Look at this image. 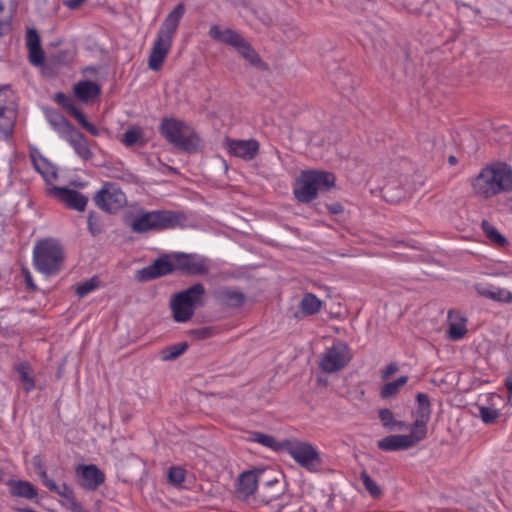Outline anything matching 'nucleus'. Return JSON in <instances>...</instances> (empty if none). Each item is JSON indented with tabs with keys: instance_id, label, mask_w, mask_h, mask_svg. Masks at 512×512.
<instances>
[{
	"instance_id": "nucleus-1",
	"label": "nucleus",
	"mask_w": 512,
	"mask_h": 512,
	"mask_svg": "<svg viewBox=\"0 0 512 512\" xmlns=\"http://www.w3.org/2000/svg\"><path fill=\"white\" fill-rule=\"evenodd\" d=\"M418 408L414 413V421L410 425L409 434H392L377 442L379 449L387 452L408 450L415 447L427 436V424L430 420V401L426 394L417 395Z\"/></svg>"
},
{
	"instance_id": "nucleus-2",
	"label": "nucleus",
	"mask_w": 512,
	"mask_h": 512,
	"mask_svg": "<svg viewBox=\"0 0 512 512\" xmlns=\"http://www.w3.org/2000/svg\"><path fill=\"white\" fill-rule=\"evenodd\" d=\"M473 195L488 200L512 191V169L506 164H494L483 168L471 181Z\"/></svg>"
},
{
	"instance_id": "nucleus-3",
	"label": "nucleus",
	"mask_w": 512,
	"mask_h": 512,
	"mask_svg": "<svg viewBox=\"0 0 512 512\" xmlns=\"http://www.w3.org/2000/svg\"><path fill=\"white\" fill-rule=\"evenodd\" d=\"M185 13V5L179 3L164 19L148 59V67L159 71L168 55L174 34Z\"/></svg>"
},
{
	"instance_id": "nucleus-4",
	"label": "nucleus",
	"mask_w": 512,
	"mask_h": 512,
	"mask_svg": "<svg viewBox=\"0 0 512 512\" xmlns=\"http://www.w3.org/2000/svg\"><path fill=\"white\" fill-rule=\"evenodd\" d=\"M334 174L326 171H303L296 179L294 187L295 198L302 203L315 199L318 192L327 191L335 185Z\"/></svg>"
},
{
	"instance_id": "nucleus-5",
	"label": "nucleus",
	"mask_w": 512,
	"mask_h": 512,
	"mask_svg": "<svg viewBox=\"0 0 512 512\" xmlns=\"http://www.w3.org/2000/svg\"><path fill=\"white\" fill-rule=\"evenodd\" d=\"M205 288L201 283L174 294L170 300L173 319L176 322H188L194 315L196 308L204 304Z\"/></svg>"
},
{
	"instance_id": "nucleus-6",
	"label": "nucleus",
	"mask_w": 512,
	"mask_h": 512,
	"mask_svg": "<svg viewBox=\"0 0 512 512\" xmlns=\"http://www.w3.org/2000/svg\"><path fill=\"white\" fill-rule=\"evenodd\" d=\"M209 36L215 41L234 48L251 66L259 70L267 69V65L262 61L258 53L238 32L229 28L222 29L218 25H213L209 30Z\"/></svg>"
},
{
	"instance_id": "nucleus-7",
	"label": "nucleus",
	"mask_w": 512,
	"mask_h": 512,
	"mask_svg": "<svg viewBox=\"0 0 512 512\" xmlns=\"http://www.w3.org/2000/svg\"><path fill=\"white\" fill-rule=\"evenodd\" d=\"M161 134L176 148L192 153L200 146V139L195 131L182 120L164 119L160 125Z\"/></svg>"
},
{
	"instance_id": "nucleus-8",
	"label": "nucleus",
	"mask_w": 512,
	"mask_h": 512,
	"mask_svg": "<svg viewBox=\"0 0 512 512\" xmlns=\"http://www.w3.org/2000/svg\"><path fill=\"white\" fill-rule=\"evenodd\" d=\"M63 262L61 246L53 239H44L36 243L33 250V263L37 271L51 275L57 273Z\"/></svg>"
},
{
	"instance_id": "nucleus-9",
	"label": "nucleus",
	"mask_w": 512,
	"mask_h": 512,
	"mask_svg": "<svg viewBox=\"0 0 512 512\" xmlns=\"http://www.w3.org/2000/svg\"><path fill=\"white\" fill-rule=\"evenodd\" d=\"M179 221V216L171 211L143 212L134 218L131 227L137 233H145L174 227Z\"/></svg>"
},
{
	"instance_id": "nucleus-10",
	"label": "nucleus",
	"mask_w": 512,
	"mask_h": 512,
	"mask_svg": "<svg viewBox=\"0 0 512 512\" xmlns=\"http://www.w3.org/2000/svg\"><path fill=\"white\" fill-rule=\"evenodd\" d=\"M352 358L349 346L342 342H336L326 349L319 360V367L325 373H336L344 369Z\"/></svg>"
},
{
	"instance_id": "nucleus-11",
	"label": "nucleus",
	"mask_w": 512,
	"mask_h": 512,
	"mask_svg": "<svg viewBox=\"0 0 512 512\" xmlns=\"http://www.w3.org/2000/svg\"><path fill=\"white\" fill-rule=\"evenodd\" d=\"M289 455L302 467L315 471L321 464L317 450L308 442L287 441L284 444Z\"/></svg>"
},
{
	"instance_id": "nucleus-12",
	"label": "nucleus",
	"mask_w": 512,
	"mask_h": 512,
	"mask_svg": "<svg viewBox=\"0 0 512 512\" xmlns=\"http://www.w3.org/2000/svg\"><path fill=\"white\" fill-rule=\"evenodd\" d=\"M96 205L109 213H115L126 205L125 193L115 183H105L94 197Z\"/></svg>"
},
{
	"instance_id": "nucleus-13",
	"label": "nucleus",
	"mask_w": 512,
	"mask_h": 512,
	"mask_svg": "<svg viewBox=\"0 0 512 512\" xmlns=\"http://www.w3.org/2000/svg\"><path fill=\"white\" fill-rule=\"evenodd\" d=\"M174 270H176L175 256L173 255L172 258L163 256L155 260L150 266L137 271L135 277L138 281L145 282L167 275Z\"/></svg>"
},
{
	"instance_id": "nucleus-14",
	"label": "nucleus",
	"mask_w": 512,
	"mask_h": 512,
	"mask_svg": "<svg viewBox=\"0 0 512 512\" xmlns=\"http://www.w3.org/2000/svg\"><path fill=\"white\" fill-rule=\"evenodd\" d=\"M176 270L193 275H204L209 272V264L206 258L197 255L175 254Z\"/></svg>"
},
{
	"instance_id": "nucleus-15",
	"label": "nucleus",
	"mask_w": 512,
	"mask_h": 512,
	"mask_svg": "<svg viewBox=\"0 0 512 512\" xmlns=\"http://www.w3.org/2000/svg\"><path fill=\"white\" fill-rule=\"evenodd\" d=\"M224 145L231 155L247 161L254 159L259 152V143L254 139L234 140L227 138Z\"/></svg>"
},
{
	"instance_id": "nucleus-16",
	"label": "nucleus",
	"mask_w": 512,
	"mask_h": 512,
	"mask_svg": "<svg viewBox=\"0 0 512 512\" xmlns=\"http://www.w3.org/2000/svg\"><path fill=\"white\" fill-rule=\"evenodd\" d=\"M49 193L63 202L67 207L78 211H84L88 202V198L73 189L53 186L49 189Z\"/></svg>"
},
{
	"instance_id": "nucleus-17",
	"label": "nucleus",
	"mask_w": 512,
	"mask_h": 512,
	"mask_svg": "<svg viewBox=\"0 0 512 512\" xmlns=\"http://www.w3.org/2000/svg\"><path fill=\"white\" fill-rule=\"evenodd\" d=\"M76 474L79 484L88 490L97 489L105 480L104 473L93 464L79 465Z\"/></svg>"
},
{
	"instance_id": "nucleus-18",
	"label": "nucleus",
	"mask_w": 512,
	"mask_h": 512,
	"mask_svg": "<svg viewBox=\"0 0 512 512\" xmlns=\"http://www.w3.org/2000/svg\"><path fill=\"white\" fill-rule=\"evenodd\" d=\"M214 297L219 304L228 308H239L246 300V296L241 290L227 286L216 289Z\"/></svg>"
},
{
	"instance_id": "nucleus-19",
	"label": "nucleus",
	"mask_w": 512,
	"mask_h": 512,
	"mask_svg": "<svg viewBox=\"0 0 512 512\" xmlns=\"http://www.w3.org/2000/svg\"><path fill=\"white\" fill-rule=\"evenodd\" d=\"M258 485V474L255 471L242 472L236 483V496L246 501L254 495Z\"/></svg>"
},
{
	"instance_id": "nucleus-20",
	"label": "nucleus",
	"mask_w": 512,
	"mask_h": 512,
	"mask_svg": "<svg viewBox=\"0 0 512 512\" xmlns=\"http://www.w3.org/2000/svg\"><path fill=\"white\" fill-rule=\"evenodd\" d=\"M284 493V487L279 481L268 482L264 486L261 487L258 492L256 499L258 502L266 505L272 506L273 508L279 507L280 505L277 501L281 498Z\"/></svg>"
},
{
	"instance_id": "nucleus-21",
	"label": "nucleus",
	"mask_w": 512,
	"mask_h": 512,
	"mask_svg": "<svg viewBox=\"0 0 512 512\" xmlns=\"http://www.w3.org/2000/svg\"><path fill=\"white\" fill-rule=\"evenodd\" d=\"M30 156L35 169L48 184L52 183L57 177L55 167L37 149H32Z\"/></svg>"
},
{
	"instance_id": "nucleus-22",
	"label": "nucleus",
	"mask_w": 512,
	"mask_h": 512,
	"mask_svg": "<svg viewBox=\"0 0 512 512\" xmlns=\"http://www.w3.org/2000/svg\"><path fill=\"white\" fill-rule=\"evenodd\" d=\"M466 318L459 312L449 311L448 313V330L447 337L450 340L456 341L465 337L468 330L466 328Z\"/></svg>"
},
{
	"instance_id": "nucleus-23",
	"label": "nucleus",
	"mask_w": 512,
	"mask_h": 512,
	"mask_svg": "<svg viewBox=\"0 0 512 512\" xmlns=\"http://www.w3.org/2000/svg\"><path fill=\"white\" fill-rule=\"evenodd\" d=\"M405 176L399 180L390 179L383 188L384 198L391 203H398L406 196Z\"/></svg>"
},
{
	"instance_id": "nucleus-24",
	"label": "nucleus",
	"mask_w": 512,
	"mask_h": 512,
	"mask_svg": "<svg viewBox=\"0 0 512 512\" xmlns=\"http://www.w3.org/2000/svg\"><path fill=\"white\" fill-rule=\"evenodd\" d=\"M63 139L73 147L74 151L82 159H89L92 156L86 139L74 128Z\"/></svg>"
},
{
	"instance_id": "nucleus-25",
	"label": "nucleus",
	"mask_w": 512,
	"mask_h": 512,
	"mask_svg": "<svg viewBox=\"0 0 512 512\" xmlns=\"http://www.w3.org/2000/svg\"><path fill=\"white\" fill-rule=\"evenodd\" d=\"M74 93L81 101L88 102L99 95L100 87L92 81H81L74 86Z\"/></svg>"
},
{
	"instance_id": "nucleus-26",
	"label": "nucleus",
	"mask_w": 512,
	"mask_h": 512,
	"mask_svg": "<svg viewBox=\"0 0 512 512\" xmlns=\"http://www.w3.org/2000/svg\"><path fill=\"white\" fill-rule=\"evenodd\" d=\"M46 118L61 138H64L73 129L67 120L56 111H47Z\"/></svg>"
},
{
	"instance_id": "nucleus-27",
	"label": "nucleus",
	"mask_w": 512,
	"mask_h": 512,
	"mask_svg": "<svg viewBox=\"0 0 512 512\" xmlns=\"http://www.w3.org/2000/svg\"><path fill=\"white\" fill-rule=\"evenodd\" d=\"M323 302L312 293H305L299 303V309L303 316H311L318 313Z\"/></svg>"
},
{
	"instance_id": "nucleus-28",
	"label": "nucleus",
	"mask_w": 512,
	"mask_h": 512,
	"mask_svg": "<svg viewBox=\"0 0 512 512\" xmlns=\"http://www.w3.org/2000/svg\"><path fill=\"white\" fill-rule=\"evenodd\" d=\"M7 485L10 488L11 494L14 496L32 499L37 495L36 490L34 489L33 485L28 481L10 480L7 483Z\"/></svg>"
},
{
	"instance_id": "nucleus-29",
	"label": "nucleus",
	"mask_w": 512,
	"mask_h": 512,
	"mask_svg": "<svg viewBox=\"0 0 512 512\" xmlns=\"http://www.w3.org/2000/svg\"><path fill=\"white\" fill-rule=\"evenodd\" d=\"M13 6L14 0H0V36L11 28Z\"/></svg>"
},
{
	"instance_id": "nucleus-30",
	"label": "nucleus",
	"mask_w": 512,
	"mask_h": 512,
	"mask_svg": "<svg viewBox=\"0 0 512 512\" xmlns=\"http://www.w3.org/2000/svg\"><path fill=\"white\" fill-rule=\"evenodd\" d=\"M481 228L486 238L497 247H505L508 244L507 239L498 231V229L487 220L481 222Z\"/></svg>"
},
{
	"instance_id": "nucleus-31",
	"label": "nucleus",
	"mask_w": 512,
	"mask_h": 512,
	"mask_svg": "<svg viewBox=\"0 0 512 512\" xmlns=\"http://www.w3.org/2000/svg\"><path fill=\"white\" fill-rule=\"evenodd\" d=\"M378 416L382 426L388 430H403L407 427L406 422L397 420L394 413L388 408L380 409Z\"/></svg>"
},
{
	"instance_id": "nucleus-32",
	"label": "nucleus",
	"mask_w": 512,
	"mask_h": 512,
	"mask_svg": "<svg viewBox=\"0 0 512 512\" xmlns=\"http://www.w3.org/2000/svg\"><path fill=\"white\" fill-rule=\"evenodd\" d=\"M16 120V111H13L11 108L7 110L0 111V133L4 136H8L14 127V123Z\"/></svg>"
},
{
	"instance_id": "nucleus-33",
	"label": "nucleus",
	"mask_w": 512,
	"mask_h": 512,
	"mask_svg": "<svg viewBox=\"0 0 512 512\" xmlns=\"http://www.w3.org/2000/svg\"><path fill=\"white\" fill-rule=\"evenodd\" d=\"M149 129L138 125L130 127V146H144L149 140Z\"/></svg>"
},
{
	"instance_id": "nucleus-34",
	"label": "nucleus",
	"mask_w": 512,
	"mask_h": 512,
	"mask_svg": "<svg viewBox=\"0 0 512 512\" xmlns=\"http://www.w3.org/2000/svg\"><path fill=\"white\" fill-rule=\"evenodd\" d=\"M408 377L401 376L397 380L386 383L380 390V395L384 399L395 396L400 389L407 383Z\"/></svg>"
},
{
	"instance_id": "nucleus-35",
	"label": "nucleus",
	"mask_w": 512,
	"mask_h": 512,
	"mask_svg": "<svg viewBox=\"0 0 512 512\" xmlns=\"http://www.w3.org/2000/svg\"><path fill=\"white\" fill-rule=\"evenodd\" d=\"M55 493L67 500L69 508L72 512H85L81 505L75 500L73 491L66 484L63 483L58 485Z\"/></svg>"
},
{
	"instance_id": "nucleus-36",
	"label": "nucleus",
	"mask_w": 512,
	"mask_h": 512,
	"mask_svg": "<svg viewBox=\"0 0 512 512\" xmlns=\"http://www.w3.org/2000/svg\"><path fill=\"white\" fill-rule=\"evenodd\" d=\"M188 348L186 342L177 343L175 345L168 346L161 350L160 357L163 361H171L178 358Z\"/></svg>"
},
{
	"instance_id": "nucleus-37",
	"label": "nucleus",
	"mask_w": 512,
	"mask_h": 512,
	"mask_svg": "<svg viewBox=\"0 0 512 512\" xmlns=\"http://www.w3.org/2000/svg\"><path fill=\"white\" fill-rule=\"evenodd\" d=\"M17 372L23 382L24 389L29 392L35 387L31 368L26 363H21L17 366Z\"/></svg>"
},
{
	"instance_id": "nucleus-38",
	"label": "nucleus",
	"mask_w": 512,
	"mask_h": 512,
	"mask_svg": "<svg viewBox=\"0 0 512 512\" xmlns=\"http://www.w3.org/2000/svg\"><path fill=\"white\" fill-rule=\"evenodd\" d=\"M8 108L16 111L15 96L8 86H3L0 87V111Z\"/></svg>"
},
{
	"instance_id": "nucleus-39",
	"label": "nucleus",
	"mask_w": 512,
	"mask_h": 512,
	"mask_svg": "<svg viewBox=\"0 0 512 512\" xmlns=\"http://www.w3.org/2000/svg\"><path fill=\"white\" fill-rule=\"evenodd\" d=\"M426 179L421 175L405 176L406 195L418 192L425 185Z\"/></svg>"
},
{
	"instance_id": "nucleus-40",
	"label": "nucleus",
	"mask_w": 512,
	"mask_h": 512,
	"mask_svg": "<svg viewBox=\"0 0 512 512\" xmlns=\"http://www.w3.org/2000/svg\"><path fill=\"white\" fill-rule=\"evenodd\" d=\"M275 512H315L314 509L308 504H302L294 501L280 505Z\"/></svg>"
},
{
	"instance_id": "nucleus-41",
	"label": "nucleus",
	"mask_w": 512,
	"mask_h": 512,
	"mask_svg": "<svg viewBox=\"0 0 512 512\" xmlns=\"http://www.w3.org/2000/svg\"><path fill=\"white\" fill-rule=\"evenodd\" d=\"M360 478L365 489L372 497H379L381 495L380 487L365 471L361 473Z\"/></svg>"
},
{
	"instance_id": "nucleus-42",
	"label": "nucleus",
	"mask_w": 512,
	"mask_h": 512,
	"mask_svg": "<svg viewBox=\"0 0 512 512\" xmlns=\"http://www.w3.org/2000/svg\"><path fill=\"white\" fill-rule=\"evenodd\" d=\"M98 286L99 280L96 277H93L83 283H80L76 288V293L79 297H84L96 290Z\"/></svg>"
},
{
	"instance_id": "nucleus-43",
	"label": "nucleus",
	"mask_w": 512,
	"mask_h": 512,
	"mask_svg": "<svg viewBox=\"0 0 512 512\" xmlns=\"http://www.w3.org/2000/svg\"><path fill=\"white\" fill-rule=\"evenodd\" d=\"M489 299L497 302L503 303H511L512 302V292L502 289V288H492V293L489 296Z\"/></svg>"
},
{
	"instance_id": "nucleus-44",
	"label": "nucleus",
	"mask_w": 512,
	"mask_h": 512,
	"mask_svg": "<svg viewBox=\"0 0 512 512\" xmlns=\"http://www.w3.org/2000/svg\"><path fill=\"white\" fill-rule=\"evenodd\" d=\"M251 440L257 442L265 447L277 449V442L273 436L263 434V433H254L251 437Z\"/></svg>"
},
{
	"instance_id": "nucleus-45",
	"label": "nucleus",
	"mask_w": 512,
	"mask_h": 512,
	"mask_svg": "<svg viewBox=\"0 0 512 512\" xmlns=\"http://www.w3.org/2000/svg\"><path fill=\"white\" fill-rule=\"evenodd\" d=\"M168 481L172 485H180L185 479V472L180 467H171L168 471Z\"/></svg>"
},
{
	"instance_id": "nucleus-46",
	"label": "nucleus",
	"mask_w": 512,
	"mask_h": 512,
	"mask_svg": "<svg viewBox=\"0 0 512 512\" xmlns=\"http://www.w3.org/2000/svg\"><path fill=\"white\" fill-rule=\"evenodd\" d=\"M188 335L194 340H203L213 335V329L211 327L192 329L188 332Z\"/></svg>"
},
{
	"instance_id": "nucleus-47",
	"label": "nucleus",
	"mask_w": 512,
	"mask_h": 512,
	"mask_svg": "<svg viewBox=\"0 0 512 512\" xmlns=\"http://www.w3.org/2000/svg\"><path fill=\"white\" fill-rule=\"evenodd\" d=\"M73 116L92 135H97L98 134V129L93 124L87 122L85 116L78 109H74L73 110Z\"/></svg>"
},
{
	"instance_id": "nucleus-48",
	"label": "nucleus",
	"mask_w": 512,
	"mask_h": 512,
	"mask_svg": "<svg viewBox=\"0 0 512 512\" xmlns=\"http://www.w3.org/2000/svg\"><path fill=\"white\" fill-rule=\"evenodd\" d=\"M499 416L497 410L489 408V407H481L480 408V417L484 423L490 424L493 423Z\"/></svg>"
},
{
	"instance_id": "nucleus-49",
	"label": "nucleus",
	"mask_w": 512,
	"mask_h": 512,
	"mask_svg": "<svg viewBox=\"0 0 512 512\" xmlns=\"http://www.w3.org/2000/svg\"><path fill=\"white\" fill-rule=\"evenodd\" d=\"M26 45L28 50L40 48V38L36 30L28 29L26 33Z\"/></svg>"
},
{
	"instance_id": "nucleus-50",
	"label": "nucleus",
	"mask_w": 512,
	"mask_h": 512,
	"mask_svg": "<svg viewBox=\"0 0 512 512\" xmlns=\"http://www.w3.org/2000/svg\"><path fill=\"white\" fill-rule=\"evenodd\" d=\"M55 99L58 104L63 106L65 109H67L72 115H73V110L77 109L75 107V105L72 103L71 99L63 93H57L55 96Z\"/></svg>"
},
{
	"instance_id": "nucleus-51",
	"label": "nucleus",
	"mask_w": 512,
	"mask_h": 512,
	"mask_svg": "<svg viewBox=\"0 0 512 512\" xmlns=\"http://www.w3.org/2000/svg\"><path fill=\"white\" fill-rule=\"evenodd\" d=\"M29 60L36 66H39L44 62V54L41 47L29 50Z\"/></svg>"
},
{
	"instance_id": "nucleus-52",
	"label": "nucleus",
	"mask_w": 512,
	"mask_h": 512,
	"mask_svg": "<svg viewBox=\"0 0 512 512\" xmlns=\"http://www.w3.org/2000/svg\"><path fill=\"white\" fill-rule=\"evenodd\" d=\"M88 229L92 235H97L102 231L101 223L92 213L88 216Z\"/></svg>"
},
{
	"instance_id": "nucleus-53",
	"label": "nucleus",
	"mask_w": 512,
	"mask_h": 512,
	"mask_svg": "<svg viewBox=\"0 0 512 512\" xmlns=\"http://www.w3.org/2000/svg\"><path fill=\"white\" fill-rule=\"evenodd\" d=\"M398 371V365L396 363H390L383 371H382V378L384 380L389 379L391 376H393Z\"/></svg>"
},
{
	"instance_id": "nucleus-54",
	"label": "nucleus",
	"mask_w": 512,
	"mask_h": 512,
	"mask_svg": "<svg viewBox=\"0 0 512 512\" xmlns=\"http://www.w3.org/2000/svg\"><path fill=\"white\" fill-rule=\"evenodd\" d=\"M492 288L493 287H487L482 284H477L475 286V289H476L478 295L485 297V298H489L490 294L492 293Z\"/></svg>"
},
{
	"instance_id": "nucleus-55",
	"label": "nucleus",
	"mask_w": 512,
	"mask_h": 512,
	"mask_svg": "<svg viewBox=\"0 0 512 512\" xmlns=\"http://www.w3.org/2000/svg\"><path fill=\"white\" fill-rule=\"evenodd\" d=\"M328 210L333 214H339L343 212V206L340 203H334L327 206Z\"/></svg>"
},
{
	"instance_id": "nucleus-56",
	"label": "nucleus",
	"mask_w": 512,
	"mask_h": 512,
	"mask_svg": "<svg viewBox=\"0 0 512 512\" xmlns=\"http://www.w3.org/2000/svg\"><path fill=\"white\" fill-rule=\"evenodd\" d=\"M84 0H64V4L71 8L75 9L77 8Z\"/></svg>"
},
{
	"instance_id": "nucleus-57",
	"label": "nucleus",
	"mask_w": 512,
	"mask_h": 512,
	"mask_svg": "<svg viewBox=\"0 0 512 512\" xmlns=\"http://www.w3.org/2000/svg\"><path fill=\"white\" fill-rule=\"evenodd\" d=\"M505 385L508 389L510 399L512 400V371L509 373V375L506 378Z\"/></svg>"
},
{
	"instance_id": "nucleus-58",
	"label": "nucleus",
	"mask_w": 512,
	"mask_h": 512,
	"mask_svg": "<svg viewBox=\"0 0 512 512\" xmlns=\"http://www.w3.org/2000/svg\"><path fill=\"white\" fill-rule=\"evenodd\" d=\"M25 282L29 288L36 289V286L33 283L32 276L28 271H25Z\"/></svg>"
},
{
	"instance_id": "nucleus-59",
	"label": "nucleus",
	"mask_w": 512,
	"mask_h": 512,
	"mask_svg": "<svg viewBox=\"0 0 512 512\" xmlns=\"http://www.w3.org/2000/svg\"><path fill=\"white\" fill-rule=\"evenodd\" d=\"M44 485L50 490V491H53L55 492V490L57 489V484L52 480V479H46L44 480Z\"/></svg>"
},
{
	"instance_id": "nucleus-60",
	"label": "nucleus",
	"mask_w": 512,
	"mask_h": 512,
	"mask_svg": "<svg viewBox=\"0 0 512 512\" xmlns=\"http://www.w3.org/2000/svg\"><path fill=\"white\" fill-rule=\"evenodd\" d=\"M121 142L125 145V146H128V130L123 132V134L121 135Z\"/></svg>"
},
{
	"instance_id": "nucleus-61",
	"label": "nucleus",
	"mask_w": 512,
	"mask_h": 512,
	"mask_svg": "<svg viewBox=\"0 0 512 512\" xmlns=\"http://www.w3.org/2000/svg\"><path fill=\"white\" fill-rule=\"evenodd\" d=\"M448 162H449V164L454 165V164H456L457 159H456V157H455V156H450V157L448 158Z\"/></svg>"
},
{
	"instance_id": "nucleus-62",
	"label": "nucleus",
	"mask_w": 512,
	"mask_h": 512,
	"mask_svg": "<svg viewBox=\"0 0 512 512\" xmlns=\"http://www.w3.org/2000/svg\"><path fill=\"white\" fill-rule=\"evenodd\" d=\"M40 476H41L43 482H44V480L49 479L47 476V473L45 471L41 472Z\"/></svg>"
},
{
	"instance_id": "nucleus-63",
	"label": "nucleus",
	"mask_w": 512,
	"mask_h": 512,
	"mask_svg": "<svg viewBox=\"0 0 512 512\" xmlns=\"http://www.w3.org/2000/svg\"><path fill=\"white\" fill-rule=\"evenodd\" d=\"M3 481V471L0 469V483Z\"/></svg>"
}]
</instances>
